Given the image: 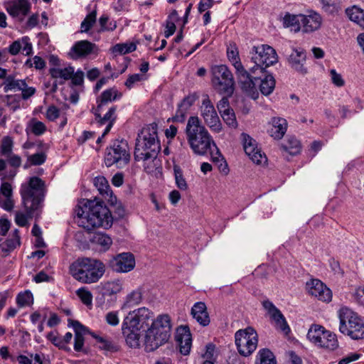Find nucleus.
Returning <instances> with one entry per match:
<instances>
[{
	"mask_svg": "<svg viewBox=\"0 0 364 364\" xmlns=\"http://www.w3.org/2000/svg\"><path fill=\"white\" fill-rule=\"evenodd\" d=\"M208 151H209L210 154L213 162L218 165L220 171L227 175L229 172L228 164L214 141L213 144H212L210 149H209Z\"/></svg>",
	"mask_w": 364,
	"mask_h": 364,
	"instance_id": "nucleus-36",
	"label": "nucleus"
},
{
	"mask_svg": "<svg viewBox=\"0 0 364 364\" xmlns=\"http://www.w3.org/2000/svg\"><path fill=\"white\" fill-rule=\"evenodd\" d=\"M94 44L87 41H79L71 48L69 55L72 59L76 60L87 56L92 52Z\"/></svg>",
	"mask_w": 364,
	"mask_h": 364,
	"instance_id": "nucleus-30",
	"label": "nucleus"
},
{
	"mask_svg": "<svg viewBox=\"0 0 364 364\" xmlns=\"http://www.w3.org/2000/svg\"><path fill=\"white\" fill-rule=\"evenodd\" d=\"M124 289V281L120 279H113L103 284L102 289L104 294L111 296L122 291Z\"/></svg>",
	"mask_w": 364,
	"mask_h": 364,
	"instance_id": "nucleus-40",
	"label": "nucleus"
},
{
	"mask_svg": "<svg viewBox=\"0 0 364 364\" xmlns=\"http://www.w3.org/2000/svg\"><path fill=\"white\" fill-rule=\"evenodd\" d=\"M97 13L96 11H92L88 14L85 19L82 21L80 25V31L82 33H88L90 29L96 22Z\"/></svg>",
	"mask_w": 364,
	"mask_h": 364,
	"instance_id": "nucleus-56",
	"label": "nucleus"
},
{
	"mask_svg": "<svg viewBox=\"0 0 364 364\" xmlns=\"http://www.w3.org/2000/svg\"><path fill=\"white\" fill-rule=\"evenodd\" d=\"M259 90L264 95H270L275 87V80L272 75H264V77L259 80Z\"/></svg>",
	"mask_w": 364,
	"mask_h": 364,
	"instance_id": "nucleus-41",
	"label": "nucleus"
},
{
	"mask_svg": "<svg viewBox=\"0 0 364 364\" xmlns=\"http://www.w3.org/2000/svg\"><path fill=\"white\" fill-rule=\"evenodd\" d=\"M72 276L85 284L97 282L105 274V265L100 260L81 258L74 262L70 267Z\"/></svg>",
	"mask_w": 364,
	"mask_h": 364,
	"instance_id": "nucleus-6",
	"label": "nucleus"
},
{
	"mask_svg": "<svg viewBox=\"0 0 364 364\" xmlns=\"http://www.w3.org/2000/svg\"><path fill=\"white\" fill-rule=\"evenodd\" d=\"M141 330L138 327H134L122 321V333L124 338L127 345L133 348L140 346Z\"/></svg>",
	"mask_w": 364,
	"mask_h": 364,
	"instance_id": "nucleus-22",
	"label": "nucleus"
},
{
	"mask_svg": "<svg viewBox=\"0 0 364 364\" xmlns=\"http://www.w3.org/2000/svg\"><path fill=\"white\" fill-rule=\"evenodd\" d=\"M22 203L29 213L38 210L44 198V183L38 177H31L20 188Z\"/></svg>",
	"mask_w": 364,
	"mask_h": 364,
	"instance_id": "nucleus-8",
	"label": "nucleus"
},
{
	"mask_svg": "<svg viewBox=\"0 0 364 364\" xmlns=\"http://www.w3.org/2000/svg\"><path fill=\"white\" fill-rule=\"evenodd\" d=\"M197 96L195 94H191L183 98L178 104L175 119L178 122H183L190 108L193 105Z\"/></svg>",
	"mask_w": 364,
	"mask_h": 364,
	"instance_id": "nucleus-33",
	"label": "nucleus"
},
{
	"mask_svg": "<svg viewBox=\"0 0 364 364\" xmlns=\"http://www.w3.org/2000/svg\"><path fill=\"white\" fill-rule=\"evenodd\" d=\"M146 80L145 75L141 74H133L128 77L127 80L124 82L125 86L129 89H132L134 87L137 83Z\"/></svg>",
	"mask_w": 364,
	"mask_h": 364,
	"instance_id": "nucleus-60",
	"label": "nucleus"
},
{
	"mask_svg": "<svg viewBox=\"0 0 364 364\" xmlns=\"http://www.w3.org/2000/svg\"><path fill=\"white\" fill-rule=\"evenodd\" d=\"M227 56L235 69L238 84L242 90L253 100L259 96L257 83L259 80L256 76L252 77L242 65L239 55V50L235 43H230L227 46Z\"/></svg>",
	"mask_w": 364,
	"mask_h": 364,
	"instance_id": "nucleus-4",
	"label": "nucleus"
},
{
	"mask_svg": "<svg viewBox=\"0 0 364 364\" xmlns=\"http://www.w3.org/2000/svg\"><path fill=\"white\" fill-rule=\"evenodd\" d=\"M287 122L284 118L274 117L272 119V127L269 134L274 139H279L287 132Z\"/></svg>",
	"mask_w": 364,
	"mask_h": 364,
	"instance_id": "nucleus-35",
	"label": "nucleus"
},
{
	"mask_svg": "<svg viewBox=\"0 0 364 364\" xmlns=\"http://www.w3.org/2000/svg\"><path fill=\"white\" fill-rule=\"evenodd\" d=\"M136 49V44L134 42H126L124 43H117L112 48L114 54L124 55L132 53Z\"/></svg>",
	"mask_w": 364,
	"mask_h": 364,
	"instance_id": "nucleus-49",
	"label": "nucleus"
},
{
	"mask_svg": "<svg viewBox=\"0 0 364 364\" xmlns=\"http://www.w3.org/2000/svg\"><path fill=\"white\" fill-rule=\"evenodd\" d=\"M26 65L29 68L35 67L36 69L41 70L45 68L46 63L42 58L36 55L32 59H28L26 61Z\"/></svg>",
	"mask_w": 364,
	"mask_h": 364,
	"instance_id": "nucleus-62",
	"label": "nucleus"
},
{
	"mask_svg": "<svg viewBox=\"0 0 364 364\" xmlns=\"http://www.w3.org/2000/svg\"><path fill=\"white\" fill-rule=\"evenodd\" d=\"M105 322L110 326L115 327L119 324V313L118 311H111L105 316Z\"/></svg>",
	"mask_w": 364,
	"mask_h": 364,
	"instance_id": "nucleus-61",
	"label": "nucleus"
},
{
	"mask_svg": "<svg viewBox=\"0 0 364 364\" xmlns=\"http://www.w3.org/2000/svg\"><path fill=\"white\" fill-rule=\"evenodd\" d=\"M191 314L202 326H207L210 322L207 307L204 302L198 301L195 303L191 308Z\"/></svg>",
	"mask_w": 364,
	"mask_h": 364,
	"instance_id": "nucleus-28",
	"label": "nucleus"
},
{
	"mask_svg": "<svg viewBox=\"0 0 364 364\" xmlns=\"http://www.w3.org/2000/svg\"><path fill=\"white\" fill-rule=\"evenodd\" d=\"M144 292V290L143 287H138L136 289L130 291L124 297L121 309H130L140 304L143 300Z\"/></svg>",
	"mask_w": 364,
	"mask_h": 364,
	"instance_id": "nucleus-32",
	"label": "nucleus"
},
{
	"mask_svg": "<svg viewBox=\"0 0 364 364\" xmlns=\"http://www.w3.org/2000/svg\"><path fill=\"white\" fill-rule=\"evenodd\" d=\"M251 60L255 65L250 68L251 74H264L267 68L275 64L277 60V55L275 50L267 45H258L252 47L250 51Z\"/></svg>",
	"mask_w": 364,
	"mask_h": 364,
	"instance_id": "nucleus-9",
	"label": "nucleus"
},
{
	"mask_svg": "<svg viewBox=\"0 0 364 364\" xmlns=\"http://www.w3.org/2000/svg\"><path fill=\"white\" fill-rule=\"evenodd\" d=\"M90 243L100 252L107 251L112 245V239L102 232H95L90 238Z\"/></svg>",
	"mask_w": 364,
	"mask_h": 364,
	"instance_id": "nucleus-29",
	"label": "nucleus"
},
{
	"mask_svg": "<svg viewBox=\"0 0 364 364\" xmlns=\"http://www.w3.org/2000/svg\"><path fill=\"white\" fill-rule=\"evenodd\" d=\"M306 289L309 295L319 301L328 303L332 300L331 290L319 279H311L308 281Z\"/></svg>",
	"mask_w": 364,
	"mask_h": 364,
	"instance_id": "nucleus-16",
	"label": "nucleus"
},
{
	"mask_svg": "<svg viewBox=\"0 0 364 364\" xmlns=\"http://www.w3.org/2000/svg\"><path fill=\"white\" fill-rule=\"evenodd\" d=\"M31 8L28 0H10L5 4V9L13 17L23 18L26 16Z\"/></svg>",
	"mask_w": 364,
	"mask_h": 364,
	"instance_id": "nucleus-23",
	"label": "nucleus"
},
{
	"mask_svg": "<svg viewBox=\"0 0 364 364\" xmlns=\"http://www.w3.org/2000/svg\"><path fill=\"white\" fill-rule=\"evenodd\" d=\"M306 338L315 346L329 351L336 350L339 346L336 335L318 324L310 326Z\"/></svg>",
	"mask_w": 364,
	"mask_h": 364,
	"instance_id": "nucleus-11",
	"label": "nucleus"
},
{
	"mask_svg": "<svg viewBox=\"0 0 364 364\" xmlns=\"http://www.w3.org/2000/svg\"><path fill=\"white\" fill-rule=\"evenodd\" d=\"M171 321L167 314L159 315L144 331L143 341L145 350L151 352L168 342L171 337Z\"/></svg>",
	"mask_w": 364,
	"mask_h": 364,
	"instance_id": "nucleus-2",
	"label": "nucleus"
},
{
	"mask_svg": "<svg viewBox=\"0 0 364 364\" xmlns=\"http://www.w3.org/2000/svg\"><path fill=\"white\" fill-rule=\"evenodd\" d=\"M154 313L146 307H140L130 311L123 320L128 324L142 329L149 325L150 321H153Z\"/></svg>",
	"mask_w": 364,
	"mask_h": 364,
	"instance_id": "nucleus-15",
	"label": "nucleus"
},
{
	"mask_svg": "<svg viewBox=\"0 0 364 364\" xmlns=\"http://www.w3.org/2000/svg\"><path fill=\"white\" fill-rule=\"evenodd\" d=\"M122 95L114 87L105 90L97 99V112L102 110L103 107L108 102L119 99Z\"/></svg>",
	"mask_w": 364,
	"mask_h": 364,
	"instance_id": "nucleus-37",
	"label": "nucleus"
},
{
	"mask_svg": "<svg viewBox=\"0 0 364 364\" xmlns=\"http://www.w3.org/2000/svg\"><path fill=\"white\" fill-rule=\"evenodd\" d=\"M114 271L119 273H127L132 271L135 267V259L130 252L118 254L110 262Z\"/></svg>",
	"mask_w": 364,
	"mask_h": 364,
	"instance_id": "nucleus-20",
	"label": "nucleus"
},
{
	"mask_svg": "<svg viewBox=\"0 0 364 364\" xmlns=\"http://www.w3.org/2000/svg\"><path fill=\"white\" fill-rule=\"evenodd\" d=\"M323 10L331 15L337 14L342 9L340 0H321Z\"/></svg>",
	"mask_w": 364,
	"mask_h": 364,
	"instance_id": "nucleus-47",
	"label": "nucleus"
},
{
	"mask_svg": "<svg viewBox=\"0 0 364 364\" xmlns=\"http://www.w3.org/2000/svg\"><path fill=\"white\" fill-rule=\"evenodd\" d=\"M175 183L181 191H186L188 188V183L183 176L181 168L178 166H173Z\"/></svg>",
	"mask_w": 364,
	"mask_h": 364,
	"instance_id": "nucleus-51",
	"label": "nucleus"
},
{
	"mask_svg": "<svg viewBox=\"0 0 364 364\" xmlns=\"http://www.w3.org/2000/svg\"><path fill=\"white\" fill-rule=\"evenodd\" d=\"M242 139L245 152L250 159L255 164L260 165L265 164L267 161V159L261 149L257 147L255 140L245 133L242 134Z\"/></svg>",
	"mask_w": 364,
	"mask_h": 364,
	"instance_id": "nucleus-17",
	"label": "nucleus"
},
{
	"mask_svg": "<svg viewBox=\"0 0 364 364\" xmlns=\"http://www.w3.org/2000/svg\"><path fill=\"white\" fill-rule=\"evenodd\" d=\"M75 213L77 225L87 230L97 227L107 228L112 224L111 213L101 201L83 199L77 205Z\"/></svg>",
	"mask_w": 364,
	"mask_h": 364,
	"instance_id": "nucleus-1",
	"label": "nucleus"
},
{
	"mask_svg": "<svg viewBox=\"0 0 364 364\" xmlns=\"http://www.w3.org/2000/svg\"><path fill=\"white\" fill-rule=\"evenodd\" d=\"M186 134L191 149L197 155L206 154L213 144L211 135L198 117H189L186 127Z\"/></svg>",
	"mask_w": 364,
	"mask_h": 364,
	"instance_id": "nucleus-5",
	"label": "nucleus"
},
{
	"mask_svg": "<svg viewBox=\"0 0 364 364\" xmlns=\"http://www.w3.org/2000/svg\"><path fill=\"white\" fill-rule=\"evenodd\" d=\"M281 21L284 28H289L291 31L296 33L301 30L302 14H291L286 13L282 18Z\"/></svg>",
	"mask_w": 364,
	"mask_h": 364,
	"instance_id": "nucleus-34",
	"label": "nucleus"
},
{
	"mask_svg": "<svg viewBox=\"0 0 364 364\" xmlns=\"http://www.w3.org/2000/svg\"><path fill=\"white\" fill-rule=\"evenodd\" d=\"M73 326L75 331L74 349L76 351H80L84 344L83 334L86 333L87 329L77 321L73 322Z\"/></svg>",
	"mask_w": 364,
	"mask_h": 364,
	"instance_id": "nucleus-38",
	"label": "nucleus"
},
{
	"mask_svg": "<svg viewBox=\"0 0 364 364\" xmlns=\"http://www.w3.org/2000/svg\"><path fill=\"white\" fill-rule=\"evenodd\" d=\"M257 364H277L274 354L268 349L258 352Z\"/></svg>",
	"mask_w": 364,
	"mask_h": 364,
	"instance_id": "nucleus-52",
	"label": "nucleus"
},
{
	"mask_svg": "<svg viewBox=\"0 0 364 364\" xmlns=\"http://www.w3.org/2000/svg\"><path fill=\"white\" fill-rule=\"evenodd\" d=\"M94 185L97 188L100 193L105 199L107 200L110 204L114 205L117 203V197L113 195L112 191L105 177L102 176L95 177L94 179Z\"/></svg>",
	"mask_w": 364,
	"mask_h": 364,
	"instance_id": "nucleus-27",
	"label": "nucleus"
},
{
	"mask_svg": "<svg viewBox=\"0 0 364 364\" xmlns=\"http://www.w3.org/2000/svg\"><path fill=\"white\" fill-rule=\"evenodd\" d=\"M49 309L48 308H39L33 312L30 316L31 322L33 325H36L38 322H44L48 317Z\"/></svg>",
	"mask_w": 364,
	"mask_h": 364,
	"instance_id": "nucleus-54",
	"label": "nucleus"
},
{
	"mask_svg": "<svg viewBox=\"0 0 364 364\" xmlns=\"http://www.w3.org/2000/svg\"><path fill=\"white\" fill-rule=\"evenodd\" d=\"M4 91H21L22 98L27 100L36 92V88L28 86L25 80H17L12 76H8L4 81Z\"/></svg>",
	"mask_w": 364,
	"mask_h": 364,
	"instance_id": "nucleus-18",
	"label": "nucleus"
},
{
	"mask_svg": "<svg viewBox=\"0 0 364 364\" xmlns=\"http://www.w3.org/2000/svg\"><path fill=\"white\" fill-rule=\"evenodd\" d=\"M218 350L216 347L213 343H208L204 348V351L202 353L201 357L203 360H210L215 363L218 358Z\"/></svg>",
	"mask_w": 364,
	"mask_h": 364,
	"instance_id": "nucleus-53",
	"label": "nucleus"
},
{
	"mask_svg": "<svg viewBox=\"0 0 364 364\" xmlns=\"http://www.w3.org/2000/svg\"><path fill=\"white\" fill-rule=\"evenodd\" d=\"M101 112H97V108L95 110V119L97 120L99 126L102 127L105 126V130L102 133V136H105L107 135L112 127H113L116 119H117V114H116V107H111L108 111L104 114L103 117L101 116Z\"/></svg>",
	"mask_w": 364,
	"mask_h": 364,
	"instance_id": "nucleus-25",
	"label": "nucleus"
},
{
	"mask_svg": "<svg viewBox=\"0 0 364 364\" xmlns=\"http://www.w3.org/2000/svg\"><path fill=\"white\" fill-rule=\"evenodd\" d=\"M284 151L290 155L294 156L301 151V144L299 141L295 137H290L285 144H282Z\"/></svg>",
	"mask_w": 364,
	"mask_h": 364,
	"instance_id": "nucleus-48",
	"label": "nucleus"
},
{
	"mask_svg": "<svg viewBox=\"0 0 364 364\" xmlns=\"http://www.w3.org/2000/svg\"><path fill=\"white\" fill-rule=\"evenodd\" d=\"M26 213H23L21 212H17L15 216V223L16 225L21 227H24L28 224V218L38 215V210H33L31 213H29L28 211L26 209Z\"/></svg>",
	"mask_w": 364,
	"mask_h": 364,
	"instance_id": "nucleus-58",
	"label": "nucleus"
},
{
	"mask_svg": "<svg viewBox=\"0 0 364 364\" xmlns=\"http://www.w3.org/2000/svg\"><path fill=\"white\" fill-rule=\"evenodd\" d=\"M16 301L19 308L31 306L33 304V294L29 290L21 291L17 294Z\"/></svg>",
	"mask_w": 364,
	"mask_h": 364,
	"instance_id": "nucleus-46",
	"label": "nucleus"
},
{
	"mask_svg": "<svg viewBox=\"0 0 364 364\" xmlns=\"http://www.w3.org/2000/svg\"><path fill=\"white\" fill-rule=\"evenodd\" d=\"M211 83L220 94L231 95L234 91L235 81L229 68L225 65H213L210 69Z\"/></svg>",
	"mask_w": 364,
	"mask_h": 364,
	"instance_id": "nucleus-12",
	"label": "nucleus"
},
{
	"mask_svg": "<svg viewBox=\"0 0 364 364\" xmlns=\"http://www.w3.org/2000/svg\"><path fill=\"white\" fill-rule=\"evenodd\" d=\"M176 340L178 344L180 353L184 355L189 354L192 338L188 326H181L177 329Z\"/></svg>",
	"mask_w": 364,
	"mask_h": 364,
	"instance_id": "nucleus-24",
	"label": "nucleus"
},
{
	"mask_svg": "<svg viewBox=\"0 0 364 364\" xmlns=\"http://www.w3.org/2000/svg\"><path fill=\"white\" fill-rule=\"evenodd\" d=\"M200 111L204 123L213 132L220 133L223 130V125L219 116L208 96L202 100Z\"/></svg>",
	"mask_w": 364,
	"mask_h": 364,
	"instance_id": "nucleus-14",
	"label": "nucleus"
},
{
	"mask_svg": "<svg viewBox=\"0 0 364 364\" xmlns=\"http://www.w3.org/2000/svg\"><path fill=\"white\" fill-rule=\"evenodd\" d=\"M90 334L96 340V342L100 349L110 352L117 350V346L113 343L111 340L97 335L94 332H90Z\"/></svg>",
	"mask_w": 364,
	"mask_h": 364,
	"instance_id": "nucleus-43",
	"label": "nucleus"
},
{
	"mask_svg": "<svg viewBox=\"0 0 364 364\" xmlns=\"http://www.w3.org/2000/svg\"><path fill=\"white\" fill-rule=\"evenodd\" d=\"M131 154L128 142L124 139H117L107 147L104 162L107 167L116 165L117 168L125 167L130 161Z\"/></svg>",
	"mask_w": 364,
	"mask_h": 364,
	"instance_id": "nucleus-10",
	"label": "nucleus"
},
{
	"mask_svg": "<svg viewBox=\"0 0 364 364\" xmlns=\"http://www.w3.org/2000/svg\"><path fill=\"white\" fill-rule=\"evenodd\" d=\"M74 72V68L68 65L65 68H53L50 69V75L54 78H60L64 80H70Z\"/></svg>",
	"mask_w": 364,
	"mask_h": 364,
	"instance_id": "nucleus-44",
	"label": "nucleus"
},
{
	"mask_svg": "<svg viewBox=\"0 0 364 364\" xmlns=\"http://www.w3.org/2000/svg\"><path fill=\"white\" fill-rule=\"evenodd\" d=\"M76 294L85 305L89 306L92 304V294L87 288L82 287L78 289Z\"/></svg>",
	"mask_w": 364,
	"mask_h": 364,
	"instance_id": "nucleus-59",
	"label": "nucleus"
},
{
	"mask_svg": "<svg viewBox=\"0 0 364 364\" xmlns=\"http://www.w3.org/2000/svg\"><path fill=\"white\" fill-rule=\"evenodd\" d=\"M20 245V237L18 230H15L11 237L8 238L5 242H1L0 247L2 251L9 252Z\"/></svg>",
	"mask_w": 364,
	"mask_h": 364,
	"instance_id": "nucleus-45",
	"label": "nucleus"
},
{
	"mask_svg": "<svg viewBox=\"0 0 364 364\" xmlns=\"http://www.w3.org/2000/svg\"><path fill=\"white\" fill-rule=\"evenodd\" d=\"M262 306L266 310L271 319L275 323L276 327L280 329L284 333L288 334L290 331V328L284 315L275 305L269 300H264L262 301Z\"/></svg>",
	"mask_w": 364,
	"mask_h": 364,
	"instance_id": "nucleus-19",
	"label": "nucleus"
},
{
	"mask_svg": "<svg viewBox=\"0 0 364 364\" xmlns=\"http://www.w3.org/2000/svg\"><path fill=\"white\" fill-rule=\"evenodd\" d=\"M322 18L320 14L311 11L308 15L302 14L301 25L305 32H312L320 28Z\"/></svg>",
	"mask_w": 364,
	"mask_h": 364,
	"instance_id": "nucleus-31",
	"label": "nucleus"
},
{
	"mask_svg": "<svg viewBox=\"0 0 364 364\" xmlns=\"http://www.w3.org/2000/svg\"><path fill=\"white\" fill-rule=\"evenodd\" d=\"M38 151L36 153L33 154H25L27 160L24 164V168H28L31 166H40L46 161L47 158L46 151L48 149V145L41 141L38 143Z\"/></svg>",
	"mask_w": 364,
	"mask_h": 364,
	"instance_id": "nucleus-26",
	"label": "nucleus"
},
{
	"mask_svg": "<svg viewBox=\"0 0 364 364\" xmlns=\"http://www.w3.org/2000/svg\"><path fill=\"white\" fill-rule=\"evenodd\" d=\"M338 318L341 333L355 341L364 339V321L360 315L343 306L338 311Z\"/></svg>",
	"mask_w": 364,
	"mask_h": 364,
	"instance_id": "nucleus-7",
	"label": "nucleus"
},
{
	"mask_svg": "<svg viewBox=\"0 0 364 364\" xmlns=\"http://www.w3.org/2000/svg\"><path fill=\"white\" fill-rule=\"evenodd\" d=\"M99 23L100 25V31H112L117 28V22L114 20H110L108 16L103 14L99 18Z\"/></svg>",
	"mask_w": 364,
	"mask_h": 364,
	"instance_id": "nucleus-55",
	"label": "nucleus"
},
{
	"mask_svg": "<svg viewBox=\"0 0 364 364\" xmlns=\"http://www.w3.org/2000/svg\"><path fill=\"white\" fill-rule=\"evenodd\" d=\"M13 147V139L11 137L6 136L2 139L1 146V151L3 155L9 154Z\"/></svg>",
	"mask_w": 364,
	"mask_h": 364,
	"instance_id": "nucleus-64",
	"label": "nucleus"
},
{
	"mask_svg": "<svg viewBox=\"0 0 364 364\" xmlns=\"http://www.w3.org/2000/svg\"><path fill=\"white\" fill-rule=\"evenodd\" d=\"M225 123L230 128L235 129L237 127V122L235 114L232 109L220 114Z\"/></svg>",
	"mask_w": 364,
	"mask_h": 364,
	"instance_id": "nucleus-57",
	"label": "nucleus"
},
{
	"mask_svg": "<svg viewBox=\"0 0 364 364\" xmlns=\"http://www.w3.org/2000/svg\"><path fill=\"white\" fill-rule=\"evenodd\" d=\"M47 130L46 124L36 119H32L27 124L26 132L27 134L31 133L36 136L43 135Z\"/></svg>",
	"mask_w": 364,
	"mask_h": 364,
	"instance_id": "nucleus-42",
	"label": "nucleus"
},
{
	"mask_svg": "<svg viewBox=\"0 0 364 364\" xmlns=\"http://www.w3.org/2000/svg\"><path fill=\"white\" fill-rule=\"evenodd\" d=\"M235 345L239 353L243 356H249L257 348L258 336L252 327L240 329L235 334Z\"/></svg>",
	"mask_w": 364,
	"mask_h": 364,
	"instance_id": "nucleus-13",
	"label": "nucleus"
},
{
	"mask_svg": "<svg viewBox=\"0 0 364 364\" xmlns=\"http://www.w3.org/2000/svg\"><path fill=\"white\" fill-rule=\"evenodd\" d=\"M306 55L304 49L295 48L288 57L289 66L298 73L305 75L308 73V68L305 65Z\"/></svg>",
	"mask_w": 364,
	"mask_h": 364,
	"instance_id": "nucleus-21",
	"label": "nucleus"
},
{
	"mask_svg": "<svg viewBox=\"0 0 364 364\" xmlns=\"http://www.w3.org/2000/svg\"><path fill=\"white\" fill-rule=\"evenodd\" d=\"M160 149L157 124L152 123L144 127L136 139L134 159L136 161H147L156 159Z\"/></svg>",
	"mask_w": 364,
	"mask_h": 364,
	"instance_id": "nucleus-3",
	"label": "nucleus"
},
{
	"mask_svg": "<svg viewBox=\"0 0 364 364\" xmlns=\"http://www.w3.org/2000/svg\"><path fill=\"white\" fill-rule=\"evenodd\" d=\"M346 14L351 21L364 28V10L358 6H353L346 9Z\"/></svg>",
	"mask_w": 364,
	"mask_h": 364,
	"instance_id": "nucleus-39",
	"label": "nucleus"
},
{
	"mask_svg": "<svg viewBox=\"0 0 364 364\" xmlns=\"http://www.w3.org/2000/svg\"><path fill=\"white\" fill-rule=\"evenodd\" d=\"M47 338L55 346L63 348H65V342L62 341L63 338L55 331H51L47 335Z\"/></svg>",
	"mask_w": 364,
	"mask_h": 364,
	"instance_id": "nucleus-63",
	"label": "nucleus"
},
{
	"mask_svg": "<svg viewBox=\"0 0 364 364\" xmlns=\"http://www.w3.org/2000/svg\"><path fill=\"white\" fill-rule=\"evenodd\" d=\"M178 18V15L176 11H173L168 16L166 21V26L164 30V36L166 38H169L172 36L176 31V22Z\"/></svg>",
	"mask_w": 364,
	"mask_h": 364,
	"instance_id": "nucleus-50",
	"label": "nucleus"
}]
</instances>
